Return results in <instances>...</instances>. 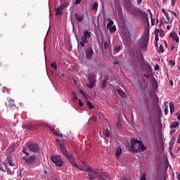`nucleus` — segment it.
Segmentation results:
<instances>
[{"instance_id": "1", "label": "nucleus", "mask_w": 180, "mask_h": 180, "mask_svg": "<svg viewBox=\"0 0 180 180\" xmlns=\"http://www.w3.org/2000/svg\"><path fill=\"white\" fill-rule=\"evenodd\" d=\"M129 11L132 15H134V16H137L139 15L143 18H146L147 20H148V18H147L148 16V13H146V11H143L141 9L136 7H131Z\"/></svg>"}, {"instance_id": "2", "label": "nucleus", "mask_w": 180, "mask_h": 180, "mask_svg": "<svg viewBox=\"0 0 180 180\" xmlns=\"http://www.w3.org/2000/svg\"><path fill=\"white\" fill-rule=\"evenodd\" d=\"M22 161H25L27 167H33L36 164V155L24 156L22 158Z\"/></svg>"}, {"instance_id": "3", "label": "nucleus", "mask_w": 180, "mask_h": 180, "mask_svg": "<svg viewBox=\"0 0 180 180\" xmlns=\"http://www.w3.org/2000/svg\"><path fill=\"white\" fill-rule=\"evenodd\" d=\"M51 160L56 167H63L64 165V160L61 158V155H53L51 158Z\"/></svg>"}, {"instance_id": "4", "label": "nucleus", "mask_w": 180, "mask_h": 180, "mask_svg": "<svg viewBox=\"0 0 180 180\" xmlns=\"http://www.w3.org/2000/svg\"><path fill=\"white\" fill-rule=\"evenodd\" d=\"M86 171L87 172H89L87 176V179L94 180L99 177V172H98V170H94L89 167L86 169Z\"/></svg>"}, {"instance_id": "5", "label": "nucleus", "mask_w": 180, "mask_h": 180, "mask_svg": "<svg viewBox=\"0 0 180 180\" xmlns=\"http://www.w3.org/2000/svg\"><path fill=\"white\" fill-rule=\"evenodd\" d=\"M91 37V32L88 31L84 32V36H82L81 37V39L79 41L77 40L78 44L82 46V47H84L85 46V44L88 43V39Z\"/></svg>"}, {"instance_id": "6", "label": "nucleus", "mask_w": 180, "mask_h": 180, "mask_svg": "<svg viewBox=\"0 0 180 180\" xmlns=\"http://www.w3.org/2000/svg\"><path fill=\"white\" fill-rule=\"evenodd\" d=\"M140 143H141V141L137 139H135L134 141H132L131 146V151L132 153H140Z\"/></svg>"}, {"instance_id": "7", "label": "nucleus", "mask_w": 180, "mask_h": 180, "mask_svg": "<svg viewBox=\"0 0 180 180\" xmlns=\"http://www.w3.org/2000/svg\"><path fill=\"white\" fill-rule=\"evenodd\" d=\"M27 147L32 153H37L40 150V148L39 147V144L36 142H28L27 143Z\"/></svg>"}, {"instance_id": "8", "label": "nucleus", "mask_w": 180, "mask_h": 180, "mask_svg": "<svg viewBox=\"0 0 180 180\" xmlns=\"http://www.w3.org/2000/svg\"><path fill=\"white\" fill-rule=\"evenodd\" d=\"M150 30H145V33L143 34V42L142 46L143 49H146L147 47V45L148 44V40H150Z\"/></svg>"}, {"instance_id": "9", "label": "nucleus", "mask_w": 180, "mask_h": 180, "mask_svg": "<svg viewBox=\"0 0 180 180\" xmlns=\"http://www.w3.org/2000/svg\"><path fill=\"white\" fill-rule=\"evenodd\" d=\"M88 79L89 82V88L92 89L95 86V82H96V76L95 75H89Z\"/></svg>"}, {"instance_id": "10", "label": "nucleus", "mask_w": 180, "mask_h": 180, "mask_svg": "<svg viewBox=\"0 0 180 180\" xmlns=\"http://www.w3.org/2000/svg\"><path fill=\"white\" fill-rule=\"evenodd\" d=\"M65 157L68 158L69 162H70L72 167H74L75 168H78V165L75 163V159H74V155L68 154Z\"/></svg>"}, {"instance_id": "11", "label": "nucleus", "mask_w": 180, "mask_h": 180, "mask_svg": "<svg viewBox=\"0 0 180 180\" xmlns=\"http://www.w3.org/2000/svg\"><path fill=\"white\" fill-rule=\"evenodd\" d=\"M165 18L167 20H160V25H162V23H171V22L174 20V17L172 15H169V13H165Z\"/></svg>"}, {"instance_id": "12", "label": "nucleus", "mask_w": 180, "mask_h": 180, "mask_svg": "<svg viewBox=\"0 0 180 180\" xmlns=\"http://www.w3.org/2000/svg\"><path fill=\"white\" fill-rule=\"evenodd\" d=\"M60 151L63 154V155H64V157H67V155H68V150H67V146L61 143H58Z\"/></svg>"}, {"instance_id": "13", "label": "nucleus", "mask_w": 180, "mask_h": 180, "mask_svg": "<svg viewBox=\"0 0 180 180\" xmlns=\"http://www.w3.org/2000/svg\"><path fill=\"white\" fill-rule=\"evenodd\" d=\"M92 56H94V49L89 47L86 50V60H91L92 58Z\"/></svg>"}, {"instance_id": "14", "label": "nucleus", "mask_w": 180, "mask_h": 180, "mask_svg": "<svg viewBox=\"0 0 180 180\" xmlns=\"http://www.w3.org/2000/svg\"><path fill=\"white\" fill-rule=\"evenodd\" d=\"M98 179L109 180V176H108V173L105 172L98 173Z\"/></svg>"}, {"instance_id": "15", "label": "nucleus", "mask_w": 180, "mask_h": 180, "mask_svg": "<svg viewBox=\"0 0 180 180\" xmlns=\"http://www.w3.org/2000/svg\"><path fill=\"white\" fill-rule=\"evenodd\" d=\"M169 37H172V40H174V41H176V43H179V37H178L176 33L172 32L169 34Z\"/></svg>"}, {"instance_id": "16", "label": "nucleus", "mask_w": 180, "mask_h": 180, "mask_svg": "<svg viewBox=\"0 0 180 180\" xmlns=\"http://www.w3.org/2000/svg\"><path fill=\"white\" fill-rule=\"evenodd\" d=\"M108 79H109L108 76L104 77V79L103 80L102 85H101V87L103 89H105V88H106V86H108V84L106 83V82H108Z\"/></svg>"}, {"instance_id": "17", "label": "nucleus", "mask_w": 180, "mask_h": 180, "mask_svg": "<svg viewBox=\"0 0 180 180\" xmlns=\"http://www.w3.org/2000/svg\"><path fill=\"white\" fill-rule=\"evenodd\" d=\"M9 67V65H8V63H0V68H1V70H8Z\"/></svg>"}, {"instance_id": "18", "label": "nucleus", "mask_w": 180, "mask_h": 180, "mask_svg": "<svg viewBox=\"0 0 180 180\" xmlns=\"http://www.w3.org/2000/svg\"><path fill=\"white\" fill-rule=\"evenodd\" d=\"M75 18L77 20V22H82V20L84 19V15L79 16V15H78V13H75Z\"/></svg>"}, {"instance_id": "19", "label": "nucleus", "mask_w": 180, "mask_h": 180, "mask_svg": "<svg viewBox=\"0 0 180 180\" xmlns=\"http://www.w3.org/2000/svg\"><path fill=\"white\" fill-rule=\"evenodd\" d=\"M117 92L118 95H120V96H121V98L126 97V93H124V91H123V90L117 89Z\"/></svg>"}, {"instance_id": "20", "label": "nucleus", "mask_w": 180, "mask_h": 180, "mask_svg": "<svg viewBox=\"0 0 180 180\" xmlns=\"http://www.w3.org/2000/svg\"><path fill=\"white\" fill-rule=\"evenodd\" d=\"M144 67H145L147 72H151V65H150V64L148 63H145Z\"/></svg>"}, {"instance_id": "21", "label": "nucleus", "mask_w": 180, "mask_h": 180, "mask_svg": "<svg viewBox=\"0 0 180 180\" xmlns=\"http://www.w3.org/2000/svg\"><path fill=\"white\" fill-rule=\"evenodd\" d=\"M139 148H140V153L146 151L147 150V147L144 146V144H143V142H140L139 143Z\"/></svg>"}, {"instance_id": "22", "label": "nucleus", "mask_w": 180, "mask_h": 180, "mask_svg": "<svg viewBox=\"0 0 180 180\" xmlns=\"http://www.w3.org/2000/svg\"><path fill=\"white\" fill-rule=\"evenodd\" d=\"M103 134L105 137H109L110 136V130H109L108 128L104 129Z\"/></svg>"}, {"instance_id": "23", "label": "nucleus", "mask_w": 180, "mask_h": 180, "mask_svg": "<svg viewBox=\"0 0 180 180\" xmlns=\"http://www.w3.org/2000/svg\"><path fill=\"white\" fill-rule=\"evenodd\" d=\"M99 6V4H98V2H94L93 5H92V8H91V11H98V6Z\"/></svg>"}, {"instance_id": "24", "label": "nucleus", "mask_w": 180, "mask_h": 180, "mask_svg": "<svg viewBox=\"0 0 180 180\" xmlns=\"http://www.w3.org/2000/svg\"><path fill=\"white\" fill-rule=\"evenodd\" d=\"M169 108H170V113H174L175 110V106L174 105V103H169Z\"/></svg>"}, {"instance_id": "25", "label": "nucleus", "mask_w": 180, "mask_h": 180, "mask_svg": "<svg viewBox=\"0 0 180 180\" xmlns=\"http://www.w3.org/2000/svg\"><path fill=\"white\" fill-rule=\"evenodd\" d=\"M178 126H179V122H173V123L170 125V127H171V129H176V127H178Z\"/></svg>"}, {"instance_id": "26", "label": "nucleus", "mask_w": 180, "mask_h": 180, "mask_svg": "<svg viewBox=\"0 0 180 180\" xmlns=\"http://www.w3.org/2000/svg\"><path fill=\"white\" fill-rule=\"evenodd\" d=\"M107 29L110 30V33H115L116 32V26L115 25H112Z\"/></svg>"}, {"instance_id": "27", "label": "nucleus", "mask_w": 180, "mask_h": 180, "mask_svg": "<svg viewBox=\"0 0 180 180\" xmlns=\"http://www.w3.org/2000/svg\"><path fill=\"white\" fill-rule=\"evenodd\" d=\"M15 106V101L10 99L8 100V107L13 108Z\"/></svg>"}, {"instance_id": "28", "label": "nucleus", "mask_w": 180, "mask_h": 180, "mask_svg": "<svg viewBox=\"0 0 180 180\" xmlns=\"http://www.w3.org/2000/svg\"><path fill=\"white\" fill-rule=\"evenodd\" d=\"M120 154H122V148H117L115 153L116 157H120Z\"/></svg>"}, {"instance_id": "29", "label": "nucleus", "mask_w": 180, "mask_h": 180, "mask_svg": "<svg viewBox=\"0 0 180 180\" xmlns=\"http://www.w3.org/2000/svg\"><path fill=\"white\" fill-rule=\"evenodd\" d=\"M56 15H63V10L60 6L56 9Z\"/></svg>"}, {"instance_id": "30", "label": "nucleus", "mask_w": 180, "mask_h": 180, "mask_svg": "<svg viewBox=\"0 0 180 180\" xmlns=\"http://www.w3.org/2000/svg\"><path fill=\"white\" fill-rule=\"evenodd\" d=\"M68 6V3L64 2L63 4H60L59 6L62 10L65 9Z\"/></svg>"}, {"instance_id": "31", "label": "nucleus", "mask_w": 180, "mask_h": 180, "mask_svg": "<svg viewBox=\"0 0 180 180\" xmlns=\"http://www.w3.org/2000/svg\"><path fill=\"white\" fill-rule=\"evenodd\" d=\"M158 53H164V47L162 45H160L159 48H158Z\"/></svg>"}, {"instance_id": "32", "label": "nucleus", "mask_w": 180, "mask_h": 180, "mask_svg": "<svg viewBox=\"0 0 180 180\" xmlns=\"http://www.w3.org/2000/svg\"><path fill=\"white\" fill-rule=\"evenodd\" d=\"M117 129H122V121H120V120H117Z\"/></svg>"}, {"instance_id": "33", "label": "nucleus", "mask_w": 180, "mask_h": 180, "mask_svg": "<svg viewBox=\"0 0 180 180\" xmlns=\"http://www.w3.org/2000/svg\"><path fill=\"white\" fill-rule=\"evenodd\" d=\"M173 147H174V142L172 141H170V142H169V151H172V148Z\"/></svg>"}, {"instance_id": "34", "label": "nucleus", "mask_w": 180, "mask_h": 180, "mask_svg": "<svg viewBox=\"0 0 180 180\" xmlns=\"http://www.w3.org/2000/svg\"><path fill=\"white\" fill-rule=\"evenodd\" d=\"M112 26H113V20H110L109 22L107 24V29L111 27Z\"/></svg>"}, {"instance_id": "35", "label": "nucleus", "mask_w": 180, "mask_h": 180, "mask_svg": "<svg viewBox=\"0 0 180 180\" xmlns=\"http://www.w3.org/2000/svg\"><path fill=\"white\" fill-rule=\"evenodd\" d=\"M155 40L156 41V43L155 44V47H158V40H160V38H158L157 35L155 37Z\"/></svg>"}, {"instance_id": "36", "label": "nucleus", "mask_w": 180, "mask_h": 180, "mask_svg": "<svg viewBox=\"0 0 180 180\" xmlns=\"http://www.w3.org/2000/svg\"><path fill=\"white\" fill-rule=\"evenodd\" d=\"M8 165H10V167H15V163H13L11 159H8Z\"/></svg>"}, {"instance_id": "37", "label": "nucleus", "mask_w": 180, "mask_h": 180, "mask_svg": "<svg viewBox=\"0 0 180 180\" xmlns=\"http://www.w3.org/2000/svg\"><path fill=\"white\" fill-rule=\"evenodd\" d=\"M87 105L89 106V109H94V105H92V103H90L89 101H88Z\"/></svg>"}, {"instance_id": "38", "label": "nucleus", "mask_w": 180, "mask_h": 180, "mask_svg": "<svg viewBox=\"0 0 180 180\" xmlns=\"http://www.w3.org/2000/svg\"><path fill=\"white\" fill-rule=\"evenodd\" d=\"M53 134H55V136H58V137H63V134H60L57 132V131H53Z\"/></svg>"}, {"instance_id": "39", "label": "nucleus", "mask_w": 180, "mask_h": 180, "mask_svg": "<svg viewBox=\"0 0 180 180\" xmlns=\"http://www.w3.org/2000/svg\"><path fill=\"white\" fill-rule=\"evenodd\" d=\"M114 49H115V51H119V50H120L121 49V46L120 45H117L114 47Z\"/></svg>"}, {"instance_id": "40", "label": "nucleus", "mask_w": 180, "mask_h": 180, "mask_svg": "<svg viewBox=\"0 0 180 180\" xmlns=\"http://www.w3.org/2000/svg\"><path fill=\"white\" fill-rule=\"evenodd\" d=\"M165 36V34L164 33V31L163 30H160V37L162 38Z\"/></svg>"}, {"instance_id": "41", "label": "nucleus", "mask_w": 180, "mask_h": 180, "mask_svg": "<svg viewBox=\"0 0 180 180\" xmlns=\"http://www.w3.org/2000/svg\"><path fill=\"white\" fill-rule=\"evenodd\" d=\"M51 67L52 68H54L55 70H57V64L56 63H51Z\"/></svg>"}, {"instance_id": "42", "label": "nucleus", "mask_w": 180, "mask_h": 180, "mask_svg": "<svg viewBox=\"0 0 180 180\" xmlns=\"http://www.w3.org/2000/svg\"><path fill=\"white\" fill-rule=\"evenodd\" d=\"M22 153H23L24 154H25L26 157H27L28 155H30V153H27V152L26 151V149H22Z\"/></svg>"}, {"instance_id": "43", "label": "nucleus", "mask_w": 180, "mask_h": 180, "mask_svg": "<svg viewBox=\"0 0 180 180\" xmlns=\"http://www.w3.org/2000/svg\"><path fill=\"white\" fill-rule=\"evenodd\" d=\"M159 33H160V30L156 29V30H155V37H156V36L158 37V34H159Z\"/></svg>"}, {"instance_id": "44", "label": "nucleus", "mask_w": 180, "mask_h": 180, "mask_svg": "<svg viewBox=\"0 0 180 180\" xmlns=\"http://www.w3.org/2000/svg\"><path fill=\"white\" fill-rule=\"evenodd\" d=\"M146 173L141 175V180H146Z\"/></svg>"}, {"instance_id": "45", "label": "nucleus", "mask_w": 180, "mask_h": 180, "mask_svg": "<svg viewBox=\"0 0 180 180\" xmlns=\"http://www.w3.org/2000/svg\"><path fill=\"white\" fill-rule=\"evenodd\" d=\"M104 49H109V44L108 42L104 43Z\"/></svg>"}, {"instance_id": "46", "label": "nucleus", "mask_w": 180, "mask_h": 180, "mask_svg": "<svg viewBox=\"0 0 180 180\" xmlns=\"http://www.w3.org/2000/svg\"><path fill=\"white\" fill-rule=\"evenodd\" d=\"M82 0H75V2L74 3V5H79V4H81Z\"/></svg>"}, {"instance_id": "47", "label": "nucleus", "mask_w": 180, "mask_h": 180, "mask_svg": "<svg viewBox=\"0 0 180 180\" xmlns=\"http://www.w3.org/2000/svg\"><path fill=\"white\" fill-rule=\"evenodd\" d=\"M154 22H155V20L153 19V16H151V25H152V26H154V25H155Z\"/></svg>"}, {"instance_id": "48", "label": "nucleus", "mask_w": 180, "mask_h": 180, "mask_svg": "<svg viewBox=\"0 0 180 180\" xmlns=\"http://www.w3.org/2000/svg\"><path fill=\"white\" fill-rule=\"evenodd\" d=\"M169 64H171V65H175V60H170Z\"/></svg>"}, {"instance_id": "49", "label": "nucleus", "mask_w": 180, "mask_h": 180, "mask_svg": "<svg viewBox=\"0 0 180 180\" xmlns=\"http://www.w3.org/2000/svg\"><path fill=\"white\" fill-rule=\"evenodd\" d=\"M172 6H174L176 4V0H171Z\"/></svg>"}, {"instance_id": "50", "label": "nucleus", "mask_w": 180, "mask_h": 180, "mask_svg": "<svg viewBox=\"0 0 180 180\" xmlns=\"http://www.w3.org/2000/svg\"><path fill=\"white\" fill-rule=\"evenodd\" d=\"M158 70H160V65H156L155 66V71H158Z\"/></svg>"}, {"instance_id": "51", "label": "nucleus", "mask_w": 180, "mask_h": 180, "mask_svg": "<svg viewBox=\"0 0 180 180\" xmlns=\"http://www.w3.org/2000/svg\"><path fill=\"white\" fill-rule=\"evenodd\" d=\"M79 105L81 107L84 106V103H82V101H81V100H79Z\"/></svg>"}, {"instance_id": "52", "label": "nucleus", "mask_w": 180, "mask_h": 180, "mask_svg": "<svg viewBox=\"0 0 180 180\" xmlns=\"http://www.w3.org/2000/svg\"><path fill=\"white\" fill-rule=\"evenodd\" d=\"M143 77H145V78H150V75L148 74H144Z\"/></svg>"}, {"instance_id": "53", "label": "nucleus", "mask_w": 180, "mask_h": 180, "mask_svg": "<svg viewBox=\"0 0 180 180\" xmlns=\"http://www.w3.org/2000/svg\"><path fill=\"white\" fill-rule=\"evenodd\" d=\"M175 131H176V129H172V131H170V134H174Z\"/></svg>"}, {"instance_id": "54", "label": "nucleus", "mask_w": 180, "mask_h": 180, "mask_svg": "<svg viewBox=\"0 0 180 180\" xmlns=\"http://www.w3.org/2000/svg\"><path fill=\"white\" fill-rule=\"evenodd\" d=\"M162 13L165 14V13H167V11H165V8H162Z\"/></svg>"}, {"instance_id": "55", "label": "nucleus", "mask_w": 180, "mask_h": 180, "mask_svg": "<svg viewBox=\"0 0 180 180\" xmlns=\"http://www.w3.org/2000/svg\"><path fill=\"white\" fill-rule=\"evenodd\" d=\"M27 129H29L30 130H33L34 129V128H33V127L32 125H30V127H27Z\"/></svg>"}, {"instance_id": "56", "label": "nucleus", "mask_w": 180, "mask_h": 180, "mask_svg": "<svg viewBox=\"0 0 180 180\" xmlns=\"http://www.w3.org/2000/svg\"><path fill=\"white\" fill-rule=\"evenodd\" d=\"M177 143L180 144V134H179V136H178Z\"/></svg>"}, {"instance_id": "57", "label": "nucleus", "mask_w": 180, "mask_h": 180, "mask_svg": "<svg viewBox=\"0 0 180 180\" xmlns=\"http://www.w3.org/2000/svg\"><path fill=\"white\" fill-rule=\"evenodd\" d=\"M142 0H137L138 5H141Z\"/></svg>"}, {"instance_id": "58", "label": "nucleus", "mask_w": 180, "mask_h": 180, "mask_svg": "<svg viewBox=\"0 0 180 180\" xmlns=\"http://www.w3.org/2000/svg\"><path fill=\"white\" fill-rule=\"evenodd\" d=\"M50 130H51V131L52 133H53V134H54V131H56V129H53V128H51Z\"/></svg>"}, {"instance_id": "59", "label": "nucleus", "mask_w": 180, "mask_h": 180, "mask_svg": "<svg viewBox=\"0 0 180 180\" xmlns=\"http://www.w3.org/2000/svg\"><path fill=\"white\" fill-rule=\"evenodd\" d=\"M176 115H177V119L179 120H180V113H176Z\"/></svg>"}, {"instance_id": "60", "label": "nucleus", "mask_w": 180, "mask_h": 180, "mask_svg": "<svg viewBox=\"0 0 180 180\" xmlns=\"http://www.w3.org/2000/svg\"><path fill=\"white\" fill-rule=\"evenodd\" d=\"M165 115H167L168 113V108H166L165 109Z\"/></svg>"}, {"instance_id": "61", "label": "nucleus", "mask_w": 180, "mask_h": 180, "mask_svg": "<svg viewBox=\"0 0 180 180\" xmlns=\"http://www.w3.org/2000/svg\"><path fill=\"white\" fill-rule=\"evenodd\" d=\"M169 84L172 86V85H174V82L172 80H169Z\"/></svg>"}, {"instance_id": "62", "label": "nucleus", "mask_w": 180, "mask_h": 180, "mask_svg": "<svg viewBox=\"0 0 180 180\" xmlns=\"http://www.w3.org/2000/svg\"><path fill=\"white\" fill-rule=\"evenodd\" d=\"M73 99H74L75 101H78V97H77V96H75L74 98H73Z\"/></svg>"}, {"instance_id": "63", "label": "nucleus", "mask_w": 180, "mask_h": 180, "mask_svg": "<svg viewBox=\"0 0 180 180\" xmlns=\"http://www.w3.org/2000/svg\"><path fill=\"white\" fill-rule=\"evenodd\" d=\"M174 49H175V46H172L170 48V50L173 51Z\"/></svg>"}, {"instance_id": "64", "label": "nucleus", "mask_w": 180, "mask_h": 180, "mask_svg": "<svg viewBox=\"0 0 180 180\" xmlns=\"http://www.w3.org/2000/svg\"><path fill=\"white\" fill-rule=\"evenodd\" d=\"M172 13L174 15V16H175L176 18V13L172 11Z\"/></svg>"}]
</instances>
